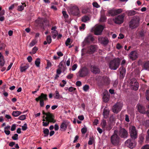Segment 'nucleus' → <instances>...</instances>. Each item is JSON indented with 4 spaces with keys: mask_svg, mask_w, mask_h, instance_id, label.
Wrapping results in <instances>:
<instances>
[{
    "mask_svg": "<svg viewBox=\"0 0 149 149\" xmlns=\"http://www.w3.org/2000/svg\"><path fill=\"white\" fill-rule=\"evenodd\" d=\"M140 18L138 16L133 17L129 23V27L132 29L137 28L139 25Z\"/></svg>",
    "mask_w": 149,
    "mask_h": 149,
    "instance_id": "1",
    "label": "nucleus"
},
{
    "mask_svg": "<svg viewBox=\"0 0 149 149\" xmlns=\"http://www.w3.org/2000/svg\"><path fill=\"white\" fill-rule=\"evenodd\" d=\"M120 63V60L119 58H115L109 63V68L111 70H116L119 67Z\"/></svg>",
    "mask_w": 149,
    "mask_h": 149,
    "instance_id": "2",
    "label": "nucleus"
},
{
    "mask_svg": "<svg viewBox=\"0 0 149 149\" xmlns=\"http://www.w3.org/2000/svg\"><path fill=\"white\" fill-rule=\"evenodd\" d=\"M118 130L114 131V133L111 137V141L112 144L114 146H117L119 144L120 138L118 135Z\"/></svg>",
    "mask_w": 149,
    "mask_h": 149,
    "instance_id": "3",
    "label": "nucleus"
},
{
    "mask_svg": "<svg viewBox=\"0 0 149 149\" xmlns=\"http://www.w3.org/2000/svg\"><path fill=\"white\" fill-rule=\"evenodd\" d=\"M89 74V70L86 67L81 68L77 74V77H83Z\"/></svg>",
    "mask_w": 149,
    "mask_h": 149,
    "instance_id": "4",
    "label": "nucleus"
},
{
    "mask_svg": "<svg viewBox=\"0 0 149 149\" xmlns=\"http://www.w3.org/2000/svg\"><path fill=\"white\" fill-rule=\"evenodd\" d=\"M97 80L102 85H108L110 83V81L109 78L107 76L102 77L99 76L97 78Z\"/></svg>",
    "mask_w": 149,
    "mask_h": 149,
    "instance_id": "5",
    "label": "nucleus"
},
{
    "mask_svg": "<svg viewBox=\"0 0 149 149\" xmlns=\"http://www.w3.org/2000/svg\"><path fill=\"white\" fill-rule=\"evenodd\" d=\"M68 12L70 14L73 15H77L79 13V8L76 6H71L69 9Z\"/></svg>",
    "mask_w": 149,
    "mask_h": 149,
    "instance_id": "6",
    "label": "nucleus"
},
{
    "mask_svg": "<svg viewBox=\"0 0 149 149\" xmlns=\"http://www.w3.org/2000/svg\"><path fill=\"white\" fill-rule=\"evenodd\" d=\"M118 134L121 138L125 139L128 136V132L127 131L125 128L120 127L119 132H118Z\"/></svg>",
    "mask_w": 149,
    "mask_h": 149,
    "instance_id": "7",
    "label": "nucleus"
},
{
    "mask_svg": "<svg viewBox=\"0 0 149 149\" xmlns=\"http://www.w3.org/2000/svg\"><path fill=\"white\" fill-rule=\"evenodd\" d=\"M130 134L131 138L132 139H135L137 138V130L135 127L132 126L130 129Z\"/></svg>",
    "mask_w": 149,
    "mask_h": 149,
    "instance_id": "8",
    "label": "nucleus"
},
{
    "mask_svg": "<svg viewBox=\"0 0 149 149\" xmlns=\"http://www.w3.org/2000/svg\"><path fill=\"white\" fill-rule=\"evenodd\" d=\"M122 107V103L119 102L116 103L112 108L113 112L115 113H117L121 109Z\"/></svg>",
    "mask_w": 149,
    "mask_h": 149,
    "instance_id": "9",
    "label": "nucleus"
},
{
    "mask_svg": "<svg viewBox=\"0 0 149 149\" xmlns=\"http://www.w3.org/2000/svg\"><path fill=\"white\" fill-rule=\"evenodd\" d=\"M125 16V14L124 13L118 15L115 18L114 20V22L118 24H120L124 22Z\"/></svg>",
    "mask_w": 149,
    "mask_h": 149,
    "instance_id": "10",
    "label": "nucleus"
},
{
    "mask_svg": "<svg viewBox=\"0 0 149 149\" xmlns=\"http://www.w3.org/2000/svg\"><path fill=\"white\" fill-rule=\"evenodd\" d=\"M105 28V25H99L97 26L94 29V32L95 34L97 35H101Z\"/></svg>",
    "mask_w": 149,
    "mask_h": 149,
    "instance_id": "11",
    "label": "nucleus"
},
{
    "mask_svg": "<svg viewBox=\"0 0 149 149\" xmlns=\"http://www.w3.org/2000/svg\"><path fill=\"white\" fill-rule=\"evenodd\" d=\"M134 140L132 139H127L125 142V145L130 148H133L135 146Z\"/></svg>",
    "mask_w": 149,
    "mask_h": 149,
    "instance_id": "12",
    "label": "nucleus"
},
{
    "mask_svg": "<svg viewBox=\"0 0 149 149\" xmlns=\"http://www.w3.org/2000/svg\"><path fill=\"white\" fill-rule=\"evenodd\" d=\"M94 38L91 35H89L86 38L82 43L83 47L84 46L90 43L91 42H93L94 40Z\"/></svg>",
    "mask_w": 149,
    "mask_h": 149,
    "instance_id": "13",
    "label": "nucleus"
},
{
    "mask_svg": "<svg viewBox=\"0 0 149 149\" xmlns=\"http://www.w3.org/2000/svg\"><path fill=\"white\" fill-rule=\"evenodd\" d=\"M138 57V54L136 51H132L129 55L130 59L132 61L135 60Z\"/></svg>",
    "mask_w": 149,
    "mask_h": 149,
    "instance_id": "14",
    "label": "nucleus"
},
{
    "mask_svg": "<svg viewBox=\"0 0 149 149\" xmlns=\"http://www.w3.org/2000/svg\"><path fill=\"white\" fill-rule=\"evenodd\" d=\"M97 48V46L96 45H92L88 47L87 53L89 54L94 53Z\"/></svg>",
    "mask_w": 149,
    "mask_h": 149,
    "instance_id": "15",
    "label": "nucleus"
},
{
    "mask_svg": "<svg viewBox=\"0 0 149 149\" xmlns=\"http://www.w3.org/2000/svg\"><path fill=\"white\" fill-rule=\"evenodd\" d=\"M98 40L104 46H106L108 44L109 40L107 37H100L98 39Z\"/></svg>",
    "mask_w": 149,
    "mask_h": 149,
    "instance_id": "16",
    "label": "nucleus"
},
{
    "mask_svg": "<svg viewBox=\"0 0 149 149\" xmlns=\"http://www.w3.org/2000/svg\"><path fill=\"white\" fill-rule=\"evenodd\" d=\"M69 123L67 120L63 121L60 126V130L61 131H65L66 130L67 128V126Z\"/></svg>",
    "mask_w": 149,
    "mask_h": 149,
    "instance_id": "17",
    "label": "nucleus"
},
{
    "mask_svg": "<svg viewBox=\"0 0 149 149\" xmlns=\"http://www.w3.org/2000/svg\"><path fill=\"white\" fill-rule=\"evenodd\" d=\"M130 84L132 86V89L135 91H136L138 89L139 84L136 81V80L131 81L130 82Z\"/></svg>",
    "mask_w": 149,
    "mask_h": 149,
    "instance_id": "18",
    "label": "nucleus"
},
{
    "mask_svg": "<svg viewBox=\"0 0 149 149\" xmlns=\"http://www.w3.org/2000/svg\"><path fill=\"white\" fill-rule=\"evenodd\" d=\"M138 111L142 114H145L146 112L144 107L141 104H137L136 106Z\"/></svg>",
    "mask_w": 149,
    "mask_h": 149,
    "instance_id": "19",
    "label": "nucleus"
},
{
    "mask_svg": "<svg viewBox=\"0 0 149 149\" xmlns=\"http://www.w3.org/2000/svg\"><path fill=\"white\" fill-rule=\"evenodd\" d=\"M103 99L105 102H108L109 100V94L108 92H104L103 93Z\"/></svg>",
    "mask_w": 149,
    "mask_h": 149,
    "instance_id": "20",
    "label": "nucleus"
},
{
    "mask_svg": "<svg viewBox=\"0 0 149 149\" xmlns=\"http://www.w3.org/2000/svg\"><path fill=\"white\" fill-rule=\"evenodd\" d=\"M55 116L54 114L49 116L47 119H45L47 121H49L50 123H55L56 122V120L54 119Z\"/></svg>",
    "mask_w": 149,
    "mask_h": 149,
    "instance_id": "21",
    "label": "nucleus"
},
{
    "mask_svg": "<svg viewBox=\"0 0 149 149\" xmlns=\"http://www.w3.org/2000/svg\"><path fill=\"white\" fill-rule=\"evenodd\" d=\"M120 74V77L122 78H123L125 75L126 73V70L123 66L121 67L119 69Z\"/></svg>",
    "mask_w": 149,
    "mask_h": 149,
    "instance_id": "22",
    "label": "nucleus"
},
{
    "mask_svg": "<svg viewBox=\"0 0 149 149\" xmlns=\"http://www.w3.org/2000/svg\"><path fill=\"white\" fill-rule=\"evenodd\" d=\"M91 70L93 73L95 74L99 73L100 72V70L99 68L95 66H91Z\"/></svg>",
    "mask_w": 149,
    "mask_h": 149,
    "instance_id": "23",
    "label": "nucleus"
},
{
    "mask_svg": "<svg viewBox=\"0 0 149 149\" xmlns=\"http://www.w3.org/2000/svg\"><path fill=\"white\" fill-rule=\"evenodd\" d=\"M109 111L107 108L105 107L104 109L103 112V115L104 118H107L109 116Z\"/></svg>",
    "mask_w": 149,
    "mask_h": 149,
    "instance_id": "24",
    "label": "nucleus"
},
{
    "mask_svg": "<svg viewBox=\"0 0 149 149\" xmlns=\"http://www.w3.org/2000/svg\"><path fill=\"white\" fill-rule=\"evenodd\" d=\"M128 16H130L134 15L136 12L134 10H130L127 11Z\"/></svg>",
    "mask_w": 149,
    "mask_h": 149,
    "instance_id": "25",
    "label": "nucleus"
},
{
    "mask_svg": "<svg viewBox=\"0 0 149 149\" xmlns=\"http://www.w3.org/2000/svg\"><path fill=\"white\" fill-rule=\"evenodd\" d=\"M39 96L40 98V100L42 99L44 100V101L46 100H47V95L46 94H44L43 93H42Z\"/></svg>",
    "mask_w": 149,
    "mask_h": 149,
    "instance_id": "26",
    "label": "nucleus"
},
{
    "mask_svg": "<svg viewBox=\"0 0 149 149\" xmlns=\"http://www.w3.org/2000/svg\"><path fill=\"white\" fill-rule=\"evenodd\" d=\"M22 114V112L18 111H13L12 113V116L14 117H17Z\"/></svg>",
    "mask_w": 149,
    "mask_h": 149,
    "instance_id": "27",
    "label": "nucleus"
},
{
    "mask_svg": "<svg viewBox=\"0 0 149 149\" xmlns=\"http://www.w3.org/2000/svg\"><path fill=\"white\" fill-rule=\"evenodd\" d=\"M143 67L145 70H148L149 68V61L145 62L143 63Z\"/></svg>",
    "mask_w": 149,
    "mask_h": 149,
    "instance_id": "28",
    "label": "nucleus"
},
{
    "mask_svg": "<svg viewBox=\"0 0 149 149\" xmlns=\"http://www.w3.org/2000/svg\"><path fill=\"white\" fill-rule=\"evenodd\" d=\"M108 15L109 16H114L116 15L115 10H111L108 12Z\"/></svg>",
    "mask_w": 149,
    "mask_h": 149,
    "instance_id": "29",
    "label": "nucleus"
},
{
    "mask_svg": "<svg viewBox=\"0 0 149 149\" xmlns=\"http://www.w3.org/2000/svg\"><path fill=\"white\" fill-rule=\"evenodd\" d=\"M29 66L28 65H26L24 66H21L20 68V71L21 72L25 71L28 68Z\"/></svg>",
    "mask_w": 149,
    "mask_h": 149,
    "instance_id": "30",
    "label": "nucleus"
},
{
    "mask_svg": "<svg viewBox=\"0 0 149 149\" xmlns=\"http://www.w3.org/2000/svg\"><path fill=\"white\" fill-rule=\"evenodd\" d=\"M43 132L44 134V137H47V136L49 134V130L47 128L45 129L44 128L43 129Z\"/></svg>",
    "mask_w": 149,
    "mask_h": 149,
    "instance_id": "31",
    "label": "nucleus"
},
{
    "mask_svg": "<svg viewBox=\"0 0 149 149\" xmlns=\"http://www.w3.org/2000/svg\"><path fill=\"white\" fill-rule=\"evenodd\" d=\"M90 20L89 17L85 15L82 17L81 19L82 21L84 22H86L87 21Z\"/></svg>",
    "mask_w": 149,
    "mask_h": 149,
    "instance_id": "32",
    "label": "nucleus"
},
{
    "mask_svg": "<svg viewBox=\"0 0 149 149\" xmlns=\"http://www.w3.org/2000/svg\"><path fill=\"white\" fill-rule=\"evenodd\" d=\"M54 98L56 99H59L60 97H62L59 93L57 91H56L55 92V95L54 96Z\"/></svg>",
    "mask_w": 149,
    "mask_h": 149,
    "instance_id": "33",
    "label": "nucleus"
},
{
    "mask_svg": "<svg viewBox=\"0 0 149 149\" xmlns=\"http://www.w3.org/2000/svg\"><path fill=\"white\" fill-rule=\"evenodd\" d=\"M106 19L107 18L105 15H102L100 21L101 22H104L106 21Z\"/></svg>",
    "mask_w": 149,
    "mask_h": 149,
    "instance_id": "34",
    "label": "nucleus"
},
{
    "mask_svg": "<svg viewBox=\"0 0 149 149\" xmlns=\"http://www.w3.org/2000/svg\"><path fill=\"white\" fill-rule=\"evenodd\" d=\"M40 60L39 58H37L35 61V64L37 67L40 66Z\"/></svg>",
    "mask_w": 149,
    "mask_h": 149,
    "instance_id": "35",
    "label": "nucleus"
},
{
    "mask_svg": "<svg viewBox=\"0 0 149 149\" xmlns=\"http://www.w3.org/2000/svg\"><path fill=\"white\" fill-rule=\"evenodd\" d=\"M38 50V48L36 47H34L32 49V51L30 52L31 54H34Z\"/></svg>",
    "mask_w": 149,
    "mask_h": 149,
    "instance_id": "36",
    "label": "nucleus"
},
{
    "mask_svg": "<svg viewBox=\"0 0 149 149\" xmlns=\"http://www.w3.org/2000/svg\"><path fill=\"white\" fill-rule=\"evenodd\" d=\"M143 125L145 126L146 127H149V120H147L143 122Z\"/></svg>",
    "mask_w": 149,
    "mask_h": 149,
    "instance_id": "37",
    "label": "nucleus"
},
{
    "mask_svg": "<svg viewBox=\"0 0 149 149\" xmlns=\"http://www.w3.org/2000/svg\"><path fill=\"white\" fill-rule=\"evenodd\" d=\"M94 140V137L93 136H91L89 138V140L88 142V144L91 145L93 144V142Z\"/></svg>",
    "mask_w": 149,
    "mask_h": 149,
    "instance_id": "38",
    "label": "nucleus"
},
{
    "mask_svg": "<svg viewBox=\"0 0 149 149\" xmlns=\"http://www.w3.org/2000/svg\"><path fill=\"white\" fill-rule=\"evenodd\" d=\"M52 37L54 39L55 38L58 34V31H52Z\"/></svg>",
    "mask_w": 149,
    "mask_h": 149,
    "instance_id": "39",
    "label": "nucleus"
},
{
    "mask_svg": "<svg viewBox=\"0 0 149 149\" xmlns=\"http://www.w3.org/2000/svg\"><path fill=\"white\" fill-rule=\"evenodd\" d=\"M46 39L48 43L50 44L52 40L51 36L50 35L47 36Z\"/></svg>",
    "mask_w": 149,
    "mask_h": 149,
    "instance_id": "40",
    "label": "nucleus"
},
{
    "mask_svg": "<svg viewBox=\"0 0 149 149\" xmlns=\"http://www.w3.org/2000/svg\"><path fill=\"white\" fill-rule=\"evenodd\" d=\"M60 66L63 67V68H64L65 66V61H63L61 62L58 65L59 67H60Z\"/></svg>",
    "mask_w": 149,
    "mask_h": 149,
    "instance_id": "41",
    "label": "nucleus"
},
{
    "mask_svg": "<svg viewBox=\"0 0 149 149\" xmlns=\"http://www.w3.org/2000/svg\"><path fill=\"white\" fill-rule=\"evenodd\" d=\"M112 128V125L110 124H109L105 127L106 129L107 130H110Z\"/></svg>",
    "mask_w": 149,
    "mask_h": 149,
    "instance_id": "42",
    "label": "nucleus"
},
{
    "mask_svg": "<svg viewBox=\"0 0 149 149\" xmlns=\"http://www.w3.org/2000/svg\"><path fill=\"white\" fill-rule=\"evenodd\" d=\"M26 118V116L24 115H23L20 116L18 118V119L22 120H23Z\"/></svg>",
    "mask_w": 149,
    "mask_h": 149,
    "instance_id": "43",
    "label": "nucleus"
},
{
    "mask_svg": "<svg viewBox=\"0 0 149 149\" xmlns=\"http://www.w3.org/2000/svg\"><path fill=\"white\" fill-rule=\"evenodd\" d=\"M116 15H118L122 12L123 10L121 8L115 10Z\"/></svg>",
    "mask_w": 149,
    "mask_h": 149,
    "instance_id": "44",
    "label": "nucleus"
},
{
    "mask_svg": "<svg viewBox=\"0 0 149 149\" xmlns=\"http://www.w3.org/2000/svg\"><path fill=\"white\" fill-rule=\"evenodd\" d=\"M18 135L17 134H14L13 136L12 137V138L14 140H16L18 139Z\"/></svg>",
    "mask_w": 149,
    "mask_h": 149,
    "instance_id": "45",
    "label": "nucleus"
},
{
    "mask_svg": "<svg viewBox=\"0 0 149 149\" xmlns=\"http://www.w3.org/2000/svg\"><path fill=\"white\" fill-rule=\"evenodd\" d=\"M62 14L65 19H67L68 18V15L67 14L65 11H62Z\"/></svg>",
    "mask_w": 149,
    "mask_h": 149,
    "instance_id": "46",
    "label": "nucleus"
},
{
    "mask_svg": "<svg viewBox=\"0 0 149 149\" xmlns=\"http://www.w3.org/2000/svg\"><path fill=\"white\" fill-rule=\"evenodd\" d=\"M47 66L46 67V68L48 69L49 67H51L52 64H51V63L50 62V61H49V60H47Z\"/></svg>",
    "mask_w": 149,
    "mask_h": 149,
    "instance_id": "47",
    "label": "nucleus"
},
{
    "mask_svg": "<svg viewBox=\"0 0 149 149\" xmlns=\"http://www.w3.org/2000/svg\"><path fill=\"white\" fill-rule=\"evenodd\" d=\"M106 121L105 120H103L102 121V128H105L106 127Z\"/></svg>",
    "mask_w": 149,
    "mask_h": 149,
    "instance_id": "48",
    "label": "nucleus"
},
{
    "mask_svg": "<svg viewBox=\"0 0 149 149\" xmlns=\"http://www.w3.org/2000/svg\"><path fill=\"white\" fill-rule=\"evenodd\" d=\"M83 90L85 91H87V90L89 89V87L88 85H85L83 87Z\"/></svg>",
    "mask_w": 149,
    "mask_h": 149,
    "instance_id": "49",
    "label": "nucleus"
},
{
    "mask_svg": "<svg viewBox=\"0 0 149 149\" xmlns=\"http://www.w3.org/2000/svg\"><path fill=\"white\" fill-rule=\"evenodd\" d=\"M92 4L93 6L96 8H98L100 7V6L97 2H94Z\"/></svg>",
    "mask_w": 149,
    "mask_h": 149,
    "instance_id": "50",
    "label": "nucleus"
},
{
    "mask_svg": "<svg viewBox=\"0 0 149 149\" xmlns=\"http://www.w3.org/2000/svg\"><path fill=\"white\" fill-rule=\"evenodd\" d=\"M27 129V124L26 123H25L23 126H22V129L23 131H25Z\"/></svg>",
    "mask_w": 149,
    "mask_h": 149,
    "instance_id": "51",
    "label": "nucleus"
},
{
    "mask_svg": "<svg viewBox=\"0 0 149 149\" xmlns=\"http://www.w3.org/2000/svg\"><path fill=\"white\" fill-rule=\"evenodd\" d=\"M87 131V129L86 127H83L81 130V132L83 134H85Z\"/></svg>",
    "mask_w": 149,
    "mask_h": 149,
    "instance_id": "52",
    "label": "nucleus"
},
{
    "mask_svg": "<svg viewBox=\"0 0 149 149\" xmlns=\"http://www.w3.org/2000/svg\"><path fill=\"white\" fill-rule=\"evenodd\" d=\"M146 99L149 100V90H147L146 92Z\"/></svg>",
    "mask_w": 149,
    "mask_h": 149,
    "instance_id": "53",
    "label": "nucleus"
},
{
    "mask_svg": "<svg viewBox=\"0 0 149 149\" xmlns=\"http://www.w3.org/2000/svg\"><path fill=\"white\" fill-rule=\"evenodd\" d=\"M89 9L88 8L84 9L82 10V13L84 14H86L88 12Z\"/></svg>",
    "mask_w": 149,
    "mask_h": 149,
    "instance_id": "54",
    "label": "nucleus"
},
{
    "mask_svg": "<svg viewBox=\"0 0 149 149\" xmlns=\"http://www.w3.org/2000/svg\"><path fill=\"white\" fill-rule=\"evenodd\" d=\"M70 38H68L66 42H65V45L66 46H68L69 45V43L70 42Z\"/></svg>",
    "mask_w": 149,
    "mask_h": 149,
    "instance_id": "55",
    "label": "nucleus"
},
{
    "mask_svg": "<svg viewBox=\"0 0 149 149\" xmlns=\"http://www.w3.org/2000/svg\"><path fill=\"white\" fill-rule=\"evenodd\" d=\"M62 68L61 67H59L58 69L56 71V73L58 74H60L61 72V70Z\"/></svg>",
    "mask_w": 149,
    "mask_h": 149,
    "instance_id": "56",
    "label": "nucleus"
},
{
    "mask_svg": "<svg viewBox=\"0 0 149 149\" xmlns=\"http://www.w3.org/2000/svg\"><path fill=\"white\" fill-rule=\"evenodd\" d=\"M5 64L4 60H0V66L1 67L3 66Z\"/></svg>",
    "mask_w": 149,
    "mask_h": 149,
    "instance_id": "57",
    "label": "nucleus"
},
{
    "mask_svg": "<svg viewBox=\"0 0 149 149\" xmlns=\"http://www.w3.org/2000/svg\"><path fill=\"white\" fill-rule=\"evenodd\" d=\"M141 149H149V145L146 144L142 147Z\"/></svg>",
    "mask_w": 149,
    "mask_h": 149,
    "instance_id": "58",
    "label": "nucleus"
},
{
    "mask_svg": "<svg viewBox=\"0 0 149 149\" xmlns=\"http://www.w3.org/2000/svg\"><path fill=\"white\" fill-rule=\"evenodd\" d=\"M24 7L22 5L19 6L18 7V10L19 11H22L24 10Z\"/></svg>",
    "mask_w": 149,
    "mask_h": 149,
    "instance_id": "59",
    "label": "nucleus"
},
{
    "mask_svg": "<svg viewBox=\"0 0 149 149\" xmlns=\"http://www.w3.org/2000/svg\"><path fill=\"white\" fill-rule=\"evenodd\" d=\"M40 106L41 107H44V100L41 99L40 100Z\"/></svg>",
    "mask_w": 149,
    "mask_h": 149,
    "instance_id": "60",
    "label": "nucleus"
},
{
    "mask_svg": "<svg viewBox=\"0 0 149 149\" xmlns=\"http://www.w3.org/2000/svg\"><path fill=\"white\" fill-rule=\"evenodd\" d=\"M76 90V88L72 87H70L68 88V90L70 92H72Z\"/></svg>",
    "mask_w": 149,
    "mask_h": 149,
    "instance_id": "61",
    "label": "nucleus"
},
{
    "mask_svg": "<svg viewBox=\"0 0 149 149\" xmlns=\"http://www.w3.org/2000/svg\"><path fill=\"white\" fill-rule=\"evenodd\" d=\"M115 120V118L114 116H111L110 118V120L111 122H113Z\"/></svg>",
    "mask_w": 149,
    "mask_h": 149,
    "instance_id": "62",
    "label": "nucleus"
},
{
    "mask_svg": "<svg viewBox=\"0 0 149 149\" xmlns=\"http://www.w3.org/2000/svg\"><path fill=\"white\" fill-rule=\"evenodd\" d=\"M77 64H74L72 67V70L73 71L75 70L77 68Z\"/></svg>",
    "mask_w": 149,
    "mask_h": 149,
    "instance_id": "63",
    "label": "nucleus"
},
{
    "mask_svg": "<svg viewBox=\"0 0 149 149\" xmlns=\"http://www.w3.org/2000/svg\"><path fill=\"white\" fill-rule=\"evenodd\" d=\"M139 35L140 37L142 39H144V34L143 32H140L139 33Z\"/></svg>",
    "mask_w": 149,
    "mask_h": 149,
    "instance_id": "64",
    "label": "nucleus"
}]
</instances>
